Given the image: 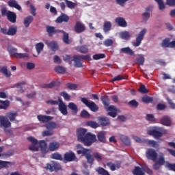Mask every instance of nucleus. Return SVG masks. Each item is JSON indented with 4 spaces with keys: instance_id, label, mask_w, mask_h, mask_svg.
I'll list each match as a JSON object with an SVG mask.
<instances>
[{
    "instance_id": "12",
    "label": "nucleus",
    "mask_w": 175,
    "mask_h": 175,
    "mask_svg": "<svg viewBox=\"0 0 175 175\" xmlns=\"http://www.w3.org/2000/svg\"><path fill=\"white\" fill-rule=\"evenodd\" d=\"M85 29H87V27H85V25L81 21L76 22L74 27V31L76 33H83V32H85Z\"/></svg>"
},
{
    "instance_id": "15",
    "label": "nucleus",
    "mask_w": 175,
    "mask_h": 175,
    "mask_svg": "<svg viewBox=\"0 0 175 175\" xmlns=\"http://www.w3.org/2000/svg\"><path fill=\"white\" fill-rule=\"evenodd\" d=\"M0 126L1 128H10L12 123L6 116H0Z\"/></svg>"
},
{
    "instance_id": "43",
    "label": "nucleus",
    "mask_w": 175,
    "mask_h": 175,
    "mask_svg": "<svg viewBox=\"0 0 175 175\" xmlns=\"http://www.w3.org/2000/svg\"><path fill=\"white\" fill-rule=\"evenodd\" d=\"M0 103L3 105H0V109L3 110H6V109H8L9 107V105H10V102H9V100H0Z\"/></svg>"
},
{
    "instance_id": "29",
    "label": "nucleus",
    "mask_w": 175,
    "mask_h": 175,
    "mask_svg": "<svg viewBox=\"0 0 175 175\" xmlns=\"http://www.w3.org/2000/svg\"><path fill=\"white\" fill-rule=\"evenodd\" d=\"M33 21V16L29 15L27 17L25 18L23 21V24L25 27V28H28L31 24H32V22Z\"/></svg>"
},
{
    "instance_id": "10",
    "label": "nucleus",
    "mask_w": 175,
    "mask_h": 175,
    "mask_svg": "<svg viewBox=\"0 0 175 175\" xmlns=\"http://www.w3.org/2000/svg\"><path fill=\"white\" fill-rule=\"evenodd\" d=\"M27 140L31 143V145L29 146L31 151H38L39 150V142L33 137H27Z\"/></svg>"
},
{
    "instance_id": "22",
    "label": "nucleus",
    "mask_w": 175,
    "mask_h": 175,
    "mask_svg": "<svg viewBox=\"0 0 175 175\" xmlns=\"http://www.w3.org/2000/svg\"><path fill=\"white\" fill-rule=\"evenodd\" d=\"M119 53L120 54H127V55H135V52L129 46L120 49Z\"/></svg>"
},
{
    "instance_id": "48",
    "label": "nucleus",
    "mask_w": 175,
    "mask_h": 175,
    "mask_svg": "<svg viewBox=\"0 0 175 175\" xmlns=\"http://www.w3.org/2000/svg\"><path fill=\"white\" fill-rule=\"evenodd\" d=\"M86 125L88 126H90V128H92L93 129H96V128H99V124L92 120L87 122Z\"/></svg>"
},
{
    "instance_id": "42",
    "label": "nucleus",
    "mask_w": 175,
    "mask_h": 175,
    "mask_svg": "<svg viewBox=\"0 0 175 175\" xmlns=\"http://www.w3.org/2000/svg\"><path fill=\"white\" fill-rule=\"evenodd\" d=\"M49 151H55L59 148V143L58 142H51L49 146Z\"/></svg>"
},
{
    "instance_id": "56",
    "label": "nucleus",
    "mask_w": 175,
    "mask_h": 175,
    "mask_svg": "<svg viewBox=\"0 0 175 175\" xmlns=\"http://www.w3.org/2000/svg\"><path fill=\"white\" fill-rule=\"evenodd\" d=\"M126 79H128V77H124L122 75H118L112 79V83H114V81H120L121 80H126Z\"/></svg>"
},
{
    "instance_id": "58",
    "label": "nucleus",
    "mask_w": 175,
    "mask_h": 175,
    "mask_svg": "<svg viewBox=\"0 0 175 175\" xmlns=\"http://www.w3.org/2000/svg\"><path fill=\"white\" fill-rule=\"evenodd\" d=\"M103 58H106V55H105L104 53H99L93 55V59H95L96 61H97L98 59H102Z\"/></svg>"
},
{
    "instance_id": "32",
    "label": "nucleus",
    "mask_w": 175,
    "mask_h": 175,
    "mask_svg": "<svg viewBox=\"0 0 175 175\" xmlns=\"http://www.w3.org/2000/svg\"><path fill=\"white\" fill-rule=\"evenodd\" d=\"M75 49L77 51L81 53V54H87V53H88V46L87 45L77 46Z\"/></svg>"
},
{
    "instance_id": "37",
    "label": "nucleus",
    "mask_w": 175,
    "mask_h": 175,
    "mask_svg": "<svg viewBox=\"0 0 175 175\" xmlns=\"http://www.w3.org/2000/svg\"><path fill=\"white\" fill-rule=\"evenodd\" d=\"M161 46L162 47H165V49H167V47L172 49V42H170V38H165L161 43Z\"/></svg>"
},
{
    "instance_id": "13",
    "label": "nucleus",
    "mask_w": 175,
    "mask_h": 175,
    "mask_svg": "<svg viewBox=\"0 0 175 175\" xmlns=\"http://www.w3.org/2000/svg\"><path fill=\"white\" fill-rule=\"evenodd\" d=\"M92 150L91 149H87V148H82V150H78L77 151V153L78 154V155H80L82 154V155L83 157H85L86 161H90L91 160V152H92Z\"/></svg>"
},
{
    "instance_id": "38",
    "label": "nucleus",
    "mask_w": 175,
    "mask_h": 175,
    "mask_svg": "<svg viewBox=\"0 0 175 175\" xmlns=\"http://www.w3.org/2000/svg\"><path fill=\"white\" fill-rule=\"evenodd\" d=\"M111 30V22L106 21L104 23L103 25V31L105 33H107V32H110Z\"/></svg>"
},
{
    "instance_id": "55",
    "label": "nucleus",
    "mask_w": 175,
    "mask_h": 175,
    "mask_svg": "<svg viewBox=\"0 0 175 175\" xmlns=\"http://www.w3.org/2000/svg\"><path fill=\"white\" fill-rule=\"evenodd\" d=\"M138 92H140L141 94H148V90H147V88H146V85H141L139 86Z\"/></svg>"
},
{
    "instance_id": "39",
    "label": "nucleus",
    "mask_w": 175,
    "mask_h": 175,
    "mask_svg": "<svg viewBox=\"0 0 175 175\" xmlns=\"http://www.w3.org/2000/svg\"><path fill=\"white\" fill-rule=\"evenodd\" d=\"M17 26H11L8 29V36H14L17 33Z\"/></svg>"
},
{
    "instance_id": "61",
    "label": "nucleus",
    "mask_w": 175,
    "mask_h": 175,
    "mask_svg": "<svg viewBox=\"0 0 175 175\" xmlns=\"http://www.w3.org/2000/svg\"><path fill=\"white\" fill-rule=\"evenodd\" d=\"M90 113L85 109H83L81 112V117H82V118H90Z\"/></svg>"
},
{
    "instance_id": "47",
    "label": "nucleus",
    "mask_w": 175,
    "mask_h": 175,
    "mask_svg": "<svg viewBox=\"0 0 175 175\" xmlns=\"http://www.w3.org/2000/svg\"><path fill=\"white\" fill-rule=\"evenodd\" d=\"M14 154V150H9L2 153V158H4V159L10 158V157L13 156Z\"/></svg>"
},
{
    "instance_id": "7",
    "label": "nucleus",
    "mask_w": 175,
    "mask_h": 175,
    "mask_svg": "<svg viewBox=\"0 0 175 175\" xmlns=\"http://www.w3.org/2000/svg\"><path fill=\"white\" fill-rule=\"evenodd\" d=\"M146 33H147V29H143L139 34L135 38V42H133V46L134 47H139L140 44H142V42L143 41V39H144V36H146Z\"/></svg>"
},
{
    "instance_id": "9",
    "label": "nucleus",
    "mask_w": 175,
    "mask_h": 175,
    "mask_svg": "<svg viewBox=\"0 0 175 175\" xmlns=\"http://www.w3.org/2000/svg\"><path fill=\"white\" fill-rule=\"evenodd\" d=\"M90 161H87V162L89 163V165H94V162L97 161V162H101V161H103V155L102 154L99 153V152H94L92 154H90Z\"/></svg>"
},
{
    "instance_id": "8",
    "label": "nucleus",
    "mask_w": 175,
    "mask_h": 175,
    "mask_svg": "<svg viewBox=\"0 0 175 175\" xmlns=\"http://www.w3.org/2000/svg\"><path fill=\"white\" fill-rule=\"evenodd\" d=\"M46 170H49V172H58L62 169L61 165L58 162L52 161L51 163H47L45 167Z\"/></svg>"
},
{
    "instance_id": "63",
    "label": "nucleus",
    "mask_w": 175,
    "mask_h": 175,
    "mask_svg": "<svg viewBox=\"0 0 175 175\" xmlns=\"http://www.w3.org/2000/svg\"><path fill=\"white\" fill-rule=\"evenodd\" d=\"M113 41L111 39H107L104 41V46L106 47H110V46H113Z\"/></svg>"
},
{
    "instance_id": "57",
    "label": "nucleus",
    "mask_w": 175,
    "mask_h": 175,
    "mask_svg": "<svg viewBox=\"0 0 175 175\" xmlns=\"http://www.w3.org/2000/svg\"><path fill=\"white\" fill-rule=\"evenodd\" d=\"M66 2V4L67 5V7L69 8V9H75L76 8V3H73L71 1L69 0H64Z\"/></svg>"
},
{
    "instance_id": "5",
    "label": "nucleus",
    "mask_w": 175,
    "mask_h": 175,
    "mask_svg": "<svg viewBox=\"0 0 175 175\" xmlns=\"http://www.w3.org/2000/svg\"><path fill=\"white\" fill-rule=\"evenodd\" d=\"M81 101L87 107H89V109L94 113H96V111L99 110V107H98V105H96L94 101L90 102L86 98L84 97L81 98Z\"/></svg>"
},
{
    "instance_id": "54",
    "label": "nucleus",
    "mask_w": 175,
    "mask_h": 175,
    "mask_svg": "<svg viewBox=\"0 0 175 175\" xmlns=\"http://www.w3.org/2000/svg\"><path fill=\"white\" fill-rule=\"evenodd\" d=\"M56 82L52 81L50 83H44L41 85L42 88H54L55 87Z\"/></svg>"
},
{
    "instance_id": "1",
    "label": "nucleus",
    "mask_w": 175,
    "mask_h": 175,
    "mask_svg": "<svg viewBox=\"0 0 175 175\" xmlns=\"http://www.w3.org/2000/svg\"><path fill=\"white\" fill-rule=\"evenodd\" d=\"M77 136L78 142L83 143L84 146L90 147L93 143L96 142V135L91 133H88V130L79 128L77 130Z\"/></svg>"
},
{
    "instance_id": "16",
    "label": "nucleus",
    "mask_w": 175,
    "mask_h": 175,
    "mask_svg": "<svg viewBox=\"0 0 175 175\" xmlns=\"http://www.w3.org/2000/svg\"><path fill=\"white\" fill-rule=\"evenodd\" d=\"M98 121L101 126H108L110 124V120L106 116H99Z\"/></svg>"
},
{
    "instance_id": "44",
    "label": "nucleus",
    "mask_w": 175,
    "mask_h": 175,
    "mask_svg": "<svg viewBox=\"0 0 175 175\" xmlns=\"http://www.w3.org/2000/svg\"><path fill=\"white\" fill-rule=\"evenodd\" d=\"M107 166H108V167H109L112 172H114V170H116V169H120V167H121V165L120 164H117L116 166V165L111 161L107 163Z\"/></svg>"
},
{
    "instance_id": "33",
    "label": "nucleus",
    "mask_w": 175,
    "mask_h": 175,
    "mask_svg": "<svg viewBox=\"0 0 175 175\" xmlns=\"http://www.w3.org/2000/svg\"><path fill=\"white\" fill-rule=\"evenodd\" d=\"M0 73H3L5 77H10L12 76V72L8 70V66H4L0 68Z\"/></svg>"
},
{
    "instance_id": "23",
    "label": "nucleus",
    "mask_w": 175,
    "mask_h": 175,
    "mask_svg": "<svg viewBox=\"0 0 175 175\" xmlns=\"http://www.w3.org/2000/svg\"><path fill=\"white\" fill-rule=\"evenodd\" d=\"M115 22L119 27H122L123 28H125L128 25V23H126V21H125V18L122 17H118L115 19Z\"/></svg>"
},
{
    "instance_id": "19",
    "label": "nucleus",
    "mask_w": 175,
    "mask_h": 175,
    "mask_svg": "<svg viewBox=\"0 0 175 175\" xmlns=\"http://www.w3.org/2000/svg\"><path fill=\"white\" fill-rule=\"evenodd\" d=\"M37 118L40 122H42V124H46V122H49V121H51L53 120V117L46 116V115H38L37 116Z\"/></svg>"
},
{
    "instance_id": "51",
    "label": "nucleus",
    "mask_w": 175,
    "mask_h": 175,
    "mask_svg": "<svg viewBox=\"0 0 175 175\" xmlns=\"http://www.w3.org/2000/svg\"><path fill=\"white\" fill-rule=\"evenodd\" d=\"M54 70L55 72H56V73H60L61 75H64V73L66 72V70L65 69V68H64L62 66H58L55 67Z\"/></svg>"
},
{
    "instance_id": "45",
    "label": "nucleus",
    "mask_w": 175,
    "mask_h": 175,
    "mask_svg": "<svg viewBox=\"0 0 175 175\" xmlns=\"http://www.w3.org/2000/svg\"><path fill=\"white\" fill-rule=\"evenodd\" d=\"M120 139L126 146H131V139H129V137L122 135Z\"/></svg>"
},
{
    "instance_id": "21",
    "label": "nucleus",
    "mask_w": 175,
    "mask_h": 175,
    "mask_svg": "<svg viewBox=\"0 0 175 175\" xmlns=\"http://www.w3.org/2000/svg\"><path fill=\"white\" fill-rule=\"evenodd\" d=\"M76 159V154L74 152H66L64 154V161L72 162Z\"/></svg>"
},
{
    "instance_id": "26",
    "label": "nucleus",
    "mask_w": 175,
    "mask_h": 175,
    "mask_svg": "<svg viewBox=\"0 0 175 175\" xmlns=\"http://www.w3.org/2000/svg\"><path fill=\"white\" fill-rule=\"evenodd\" d=\"M150 12H152V6H149L146 8V12L142 14V17L145 21H148V18H150Z\"/></svg>"
},
{
    "instance_id": "28",
    "label": "nucleus",
    "mask_w": 175,
    "mask_h": 175,
    "mask_svg": "<svg viewBox=\"0 0 175 175\" xmlns=\"http://www.w3.org/2000/svg\"><path fill=\"white\" fill-rule=\"evenodd\" d=\"M98 140L100 142V143H105L106 142V131H103L99 132L97 134Z\"/></svg>"
},
{
    "instance_id": "46",
    "label": "nucleus",
    "mask_w": 175,
    "mask_h": 175,
    "mask_svg": "<svg viewBox=\"0 0 175 175\" xmlns=\"http://www.w3.org/2000/svg\"><path fill=\"white\" fill-rule=\"evenodd\" d=\"M43 49H44V44L43 42H39L36 44V49L38 53V55H40L42 51H43Z\"/></svg>"
},
{
    "instance_id": "52",
    "label": "nucleus",
    "mask_w": 175,
    "mask_h": 175,
    "mask_svg": "<svg viewBox=\"0 0 175 175\" xmlns=\"http://www.w3.org/2000/svg\"><path fill=\"white\" fill-rule=\"evenodd\" d=\"M142 99L144 103H151V102H153L154 100V98L150 97L147 95L143 96Z\"/></svg>"
},
{
    "instance_id": "31",
    "label": "nucleus",
    "mask_w": 175,
    "mask_h": 175,
    "mask_svg": "<svg viewBox=\"0 0 175 175\" xmlns=\"http://www.w3.org/2000/svg\"><path fill=\"white\" fill-rule=\"evenodd\" d=\"M8 6L10 8H14L17 10H21V6L18 5V3L16 0H10L8 1Z\"/></svg>"
},
{
    "instance_id": "49",
    "label": "nucleus",
    "mask_w": 175,
    "mask_h": 175,
    "mask_svg": "<svg viewBox=\"0 0 175 175\" xmlns=\"http://www.w3.org/2000/svg\"><path fill=\"white\" fill-rule=\"evenodd\" d=\"M120 36L121 39H123L124 40H128L129 38H131V33H129V31H122L120 33Z\"/></svg>"
},
{
    "instance_id": "60",
    "label": "nucleus",
    "mask_w": 175,
    "mask_h": 175,
    "mask_svg": "<svg viewBox=\"0 0 175 175\" xmlns=\"http://www.w3.org/2000/svg\"><path fill=\"white\" fill-rule=\"evenodd\" d=\"M165 167H167L168 170H172V172H175V163L172 164L166 161Z\"/></svg>"
},
{
    "instance_id": "3",
    "label": "nucleus",
    "mask_w": 175,
    "mask_h": 175,
    "mask_svg": "<svg viewBox=\"0 0 175 175\" xmlns=\"http://www.w3.org/2000/svg\"><path fill=\"white\" fill-rule=\"evenodd\" d=\"M46 32L48 33L49 36H53L54 33H63V42L66 43V44H69L70 43V40H69V33L65 32L64 30L55 29V27L53 26H46Z\"/></svg>"
},
{
    "instance_id": "11",
    "label": "nucleus",
    "mask_w": 175,
    "mask_h": 175,
    "mask_svg": "<svg viewBox=\"0 0 175 175\" xmlns=\"http://www.w3.org/2000/svg\"><path fill=\"white\" fill-rule=\"evenodd\" d=\"M154 169L155 170H159L161 169V166H163V165H166V161H165V156L161 154L159 157L154 161Z\"/></svg>"
},
{
    "instance_id": "50",
    "label": "nucleus",
    "mask_w": 175,
    "mask_h": 175,
    "mask_svg": "<svg viewBox=\"0 0 175 175\" xmlns=\"http://www.w3.org/2000/svg\"><path fill=\"white\" fill-rule=\"evenodd\" d=\"M146 154V158L150 159L151 161H154V149H148Z\"/></svg>"
},
{
    "instance_id": "40",
    "label": "nucleus",
    "mask_w": 175,
    "mask_h": 175,
    "mask_svg": "<svg viewBox=\"0 0 175 175\" xmlns=\"http://www.w3.org/2000/svg\"><path fill=\"white\" fill-rule=\"evenodd\" d=\"M138 57H139L135 59V60L136 65H141V66L144 65L146 59L144 58L143 55H138Z\"/></svg>"
},
{
    "instance_id": "64",
    "label": "nucleus",
    "mask_w": 175,
    "mask_h": 175,
    "mask_svg": "<svg viewBox=\"0 0 175 175\" xmlns=\"http://www.w3.org/2000/svg\"><path fill=\"white\" fill-rule=\"evenodd\" d=\"M60 96H63L65 100H69V99H70V95H69L66 92H60Z\"/></svg>"
},
{
    "instance_id": "4",
    "label": "nucleus",
    "mask_w": 175,
    "mask_h": 175,
    "mask_svg": "<svg viewBox=\"0 0 175 175\" xmlns=\"http://www.w3.org/2000/svg\"><path fill=\"white\" fill-rule=\"evenodd\" d=\"M164 133H166V130L163 129H159L157 130V127H154V138L157 140L154 142V148H157L158 146V143H161L162 139L160 137H162L163 136Z\"/></svg>"
},
{
    "instance_id": "17",
    "label": "nucleus",
    "mask_w": 175,
    "mask_h": 175,
    "mask_svg": "<svg viewBox=\"0 0 175 175\" xmlns=\"http://www.w3.org/2000/svg\"><path fill=\"white\" fill-rule=\"evenodd\" d=\"M7 18L10 23L14 24L17 21V15L12 11H8Z\"/></svg>"
},
{
    "instance_id": "2",
    "label": "nucleus",
    "mask_w": 175,
    "mask_h": 175,
    "mask_svg": "<svg viewBox=\"0 0 175 175\" xmlns=\"http://www.w3.org/2000/svg\"><path fill=\"white\" fill-rule=\"evenodd\" d=\"M100 100L103 102L105 109L108 111H110V112H108V116H110V117H112L113 118H115V117H117V108H116V106L110 105L109 107V105H110L109 96H101Z\"/></svg>"
},
{
    "instance_id": "27",
    "label": "nucleus",
    "mask_w": 175,
    "mask_h": 175,
    "mask_svg": "<svg viewBox=\"0 0 175 175\" xmlns=\"http://www.w3.org/2000/svg\"><path fill=\"white\" fill-rule=\"evenodd\" d=\"M133 175H146L143 170V167L135 166L134 170L132 171Z\"/></svg>"
},
{
    "instance_id": "59",
    "label": "nucleus",
    "mask_w": 175,
    "mask_h": 175,
    "mask_svg": "<svg viewBox=\"0 0 175 175\" xmlns=\"http://www.w3.org/2000/svg\"><path fill=\"white\" fill-rule=\"evenodd\" d=\"M46 129H54L57 126V124L54 122H51L45 125Z\"/></svg>"
},
{
    "instance_id": "30",
    "label": "nucleus",
    "mask_w": 175,
    "mask_h": 175,
    "mask_svg": "<svg viewBox=\"0 0 175 175\" xmlns=\"http://www.w3.org/2000/svg\"><path fill=\"white\" fill-rule=\"evenodd\" d=\"M46 44L51 51H57V50H58V44L57 42L53 41L47 42Z\"/></svg>"
},
{
    "instance_id": "20",
    "label": "nucleus",
    "mask_w": 175,
    "mask_h": 175,
    "mask_svg": "<svg viewBox=\"0 0 175 175\" xmlns=\"http://www.w3.org/2000/svg\"><path fill=\"white\" fill-rule=\"evenodd\" d=\"M72 61H74L75 64L74 66L75 68H82L83 64H81V58L79 55H75L73 56Z\"/></svg>"
},
{
    "instance_id": "41",
    "label": "nucleus",
    "mask_w": 175,
    "mask_h": 175,
    "mask_svg": "<svg viewBox=\"0 0 175 175\" xmlns=\"http://www.w3.org/2000/svg\"><path fill=\"white\" fill-rule=\"evenodd\" d=\"M96 173L99 175H110L109 171L106 170L105 168L102 167H98L96 169Z\"/></svg>"
},
{
    "instance_id": "36",
    "label": "nucleus",
    "mask_w": 175,
    "mask_h": 175,
    "mask_svg": "<svg viewBox=\"0 0 175 175\" xmlns=\"http://www.w3.org/2000/svg\"><path fill=\"white\" fill-rule=\"evenodd\" d=\"M58 109L63 116H68V107L66 106V105H60L58 106Z\"/></svg>"
},
{
    "instance_id": "25",
    "label": "nucleus",
    "mask_w": 175,
    "mask_h": 175,
    "mask_svg": "<svg viewBox=\"0 0 175 175\" xmlns=\"http://www.w3.org/2000/svg\"><path fill=\"white\" fill-rule=\"evenodd\" d=\"M69 21V16L65 14H62V16H59L56 19V23L61 24V23H68Z\"/></svg>"
},
{
    "instance_id": "34",
    "label": "nucleus",
    "mask_w": 175,
    "mask_h": 175,
    "mask_svg": "<svg viewBox=\"0 0 175 175\" xmlns=\"http://www.w3.org/2000/svg\"><path fill=\"white\" fill-rule=\"evenodd\" d=\"M68 107L72 111L73 114H77L79 107L76 105V104H75V103H69Z\"/></svg>"
},
{
    "instance_id": "24",
    "label": "nucleus",
    "mask_w": 175,
    "mask_h": 175,
    "mask_svg": "<svg viewBox=\"0 0 175 175\" xmlns=\"http://www.w3.org/2000/svg\"><path fill=\"white\" fill-rule=\"evenodd\" d=\"M160 121L161 124H162V125H165V126H170V125H172V120L168 116H163Z\"/></svg>"
},
{
    "instance_id": "35",
    "label": "nucleus",
    "mask_w": 175,
    "mask_h": 175,
    "mask_svg": "<svg viewBox=\"0 0 175 175\" xmlns=\"http://www.w3.org/2000/svg\"><path fill=\"white\" fill-rule=\"evenodd\" d=\"M18 116L17 112L10 111L6 113L7 118H9L10 121H16V117Z\"/></svg>"
},
{
    "instance_id": "53",
    "label": "nucleus",
    "mask_w": 175,
    "mask_h": 175,
    "mask_svg": "<svg viewBox=\"0 0 175 175\" xmlns=\"http://www.w3.org/2000/svg\"><path fill=\"white\" fill-rule=\"evenodd\" d=\"M51 158L52 159H56L57 161H62V155L58 152L53 153Z\"/></svg>"
},
{
    "instance_id": "14",
    "label": "nucleus",
    "mask_w": 175,
    "mask_h": 175,
    "mask_svg": "<svg viewBox=\"0 0 175 175\" xmlns=\"http://www.w3.org/2000/svg\"><path fill=\"white\" fill-rule=\"evenodd\" d=\"M133 139H134V140H135L137 143H141L142 144H146V146H150L151 147H154V140L142 139L135 135H133Z\"/></svg>"
},
{
    "instance_id": "18",
    "label": "nucleus",
    "mask_w": 175,
    "mask_h": 175,
    "mask_svg": "<svg viewBox=\"0 0 175 175\" xmlns=\"http://www.w3.org/2000/svg\"><path fill=\"white\" fill-rule=\"evenodd\" d=\"M38 146V148H40L42 154H47L49 152V148H47L46 141H40Z\"/></svg>"
},
{
    "instance_id": "62",
    "label": "nucleus",
    "mask_w": 175,
    "mask_h": 175,
    "mask_svg": "<svg viewBox=\"0 0 175 175\" xmlns=\"http://www.w3.org/2000/svg\"><path fill=\"white\" fill-rule=\"evenodd\" d=\"M8 165H12V163L10 161H0V169H3V167H8Z\"/></svg>"
},
{
    "instance_id": "6",
    "label": "nucleus",
    "mask_w": 175,
    "mask_h": 175,
    "mask_svg": "<svg viewBox=\"0 0 175 175\" xmlns=\"http://www.w3.org/2000/svg\"><path fill=\"white\" fill-rule=\"evenodd\" d=\"M8 51L9 52V53L12 57H14L15 58H17V59L28 57L27 53H17V49L13 46H9L8 48Z\"/></svg>"
}]
</instances>
